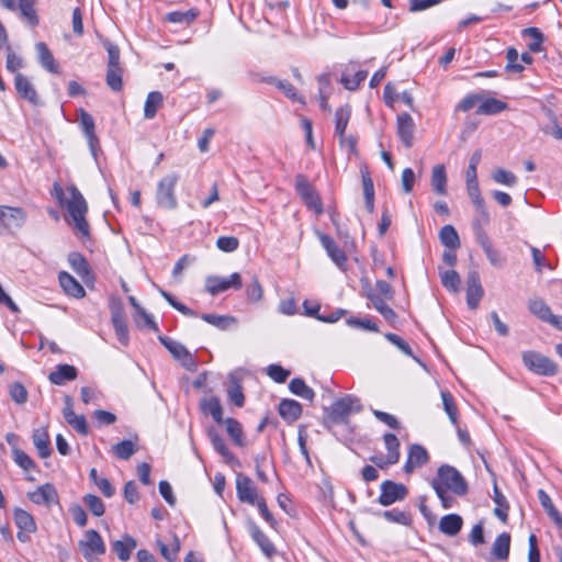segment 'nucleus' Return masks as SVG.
Instances as JSON below:
<instances>
[{
  "label": "nucleus",
  "instance_id": "nucleus-1",
  "mask_svg": "<svg viewBox=\"0 0 562 562\" xmlns=\"http://www.w3.org/2000/svg\"><path fill=\"white\" fill-rule=\"evenodd\" d=\"M67 194L66 200H63L64 192L59 189L57 198L67 209L70 218L68 222L72 225L75 235L80 238H87L90 235L89 223L86 220L88 204L81 192L75 186L67 188Z\"/></svg>",
  "mask_w": 562,
  "mask_h": 562
},
{
  "label": "nucleus",
  "instance_id": "nucleus-2",
  "mask_svg": "<svg viewBox=\"0 0 562 562\" xmlns=\"http://www.w3.org/2000/svg\"><path fill=\"white\" fill-rule=\"evenodd\" d=\"M431 486L432 488L448 490L457 496H463L468 493V484L463 475L456 468L448 464L439 467Z\"/></svg>",
  "mask_w": 562,
  "mask_h": 562
},
{
  "label": "nucleus",
  "instance_id": "nucleus-3",
  "mask_svg": "<svg viewBox=\"0 0 562 562\" xmlns=\"http://www.w3.org/2000/svg\"><path fill=\"white\" fill-rule=\"evenodd\" d=\"M179 181V175L171 172L162 177L156 187L155 199L159 207L165 210H175L178 206L176 187Z\"/></svg>",
  "mask_w": 562,
  "mask_h": 562
},
{
  "label": "nucleus",
  "instance_id": "nucleus-4",
  "mask_svg": "<svg viewBox=\"0 0 562 562\" xmlns=\"http://www.w3.org/2000/svg\"><path fill=\"white\" fill-rule=\"evenodd\" d=\"M78 547L87 562H98L99 557L106 551L101 535L94 529L85 532L83 538L78 542Z\"/></svg>",
  "mask_w": 562,
  "mask_h": 562
},
{
  "label": "nucleus",
  "instance_id": "nucleus-5",
  "mask_svg": "<svg viewBox=\"0 0 562 562\" xmlns=\"http://www.w3.org/2000/svg\"><path fill=\"white\" fill-rule=\"evenodd\" d=\"M522 362L529 371L538 375L552 376L558 372L557 363L537 351H525Z\"/></svg>",
  "mask_w": 562,
  "mask_h": 562
},
{
  "label": "nucleus",
  "instance_id": "nucleus-6",
  "mask_svg": "<svg viewBox=\"0 0 562 562\" xmlns=\"http://www.w3.org/2000/svg\"><path fill=\"white\" fill-rule=\"evenodd\" d=\"M361 411L360 401L352 395H346L333 403L328 411V418L333 423H345L347 418Z\"/></svg>",
  "mask_w": 562,
  "mask_h": 562
},
{
  "label": "nucleus",
  "instance_id": "nucleus-7",
  "mask_svg": "<svg viewBox=\"0 0 562 562\" xmlns=\"http://www.w3.org/2000/svg\"><path fill=\"white\" fill-rule=\"evenodd\" d=\"M243 286L241 276L234 272L228 277L209 276L205 278V291L215 296L229 289L239 290Z\"/></svg>",
  "mask_w": 562,
  "mask_h": 562
},
{
  "label": "nucleus",
  "instance_id": "nucleus-8",
  "mask_svg": "<svg viewBox=\"0 0 562 562\" xmlns=\"http://www.w3.org/2000/svg\"><path fill=\"white\" fill-rule=\"evenodd\" d=\"M381 494L378 502L382 506H390L396 502L403 501L408 494L407 487L402 483H395L386 480L381 483Z\"/></svg>",
  "mask_w": 562,
  "mask_h": 562
},
{
  "label": "nucleus",
  "instance_id": "nucleus-9",
  "mask_svg": "<svg viewBox=\"0 0 562 562\" xmlns=\"http://www.w3.org/2000/svg\"><path fill=\"white\" fill-rule=\"evenodd\" d=\"M158 340L164 345V347L177 359L181 362V364L188 369L192 370L195 367V361L189 350L180 342L173 340L172 338L164 335L158 336Z\"/></svg>",
  "mask_w": 562,
  "mask_h": 562
},
{
  "label": "nucleus",
  "instance_id": "nucleus-10",
  "mask_svg": "<svg viewBox=\"0 0 562 562\" xmlns=\"http://www.w3.org/2000/svg\"><path fill=\"white\" fill-rule=\"evenodd\" d=\"M295 188L308 209L314 210L316 213H322L323 207L321 199L305 177L301 175L296 176Z\"/></svg>",
  "mask_w": 562,
  "mask_h": 562
},
{
  "label": "nucleus",
  "instance_id": "nucleus-11",
  "mask_svg": "<svg viewBox=\"0 0 562 562\" xmlns=\"http://www.w3.org/2000/svg\"><path fill=\"white\" fill-rule=\"evenodd\" d=\"M529 311L539 319L562 329V317L553 315L549 305L541 299H530L528 303Z\"/></svg>",
  "mask_w": 562,
  "mask_h": 562
},
{
  "label": "nucleus",
  "instance_id": "nucleus-12",
  "mask_svg": "<svg viewBox=\"0 0 562 562\" xmlns=\"http://www.w3.org/2000/svg\"><path fill=\"white\" fill-rule=\"evenodd\" d=\"M29 499L36 505H44L50 507L58 504V493L55 486L50 483L38 486L35 491L27 493Z\"/></svg>",
  "mask_w": 562,
  "mask_h": 562
},
{
  "label": "nucleus",
  "instance_id": "nucleus-13",
  "mask_svg": "<svg viewBox=\"0 0 562 562\" xmlns=\"http://www.w3.org/2000/svg\"><path fill=\"white\" fill-rule=\"evenodd\" d=\"M14 87L18 94L29 101L31 104L38 106L42 105V101L37 94V91L31 80L21 72L14 76Z\"/></svg>",
  "mask_w": 562,
  "mask_h": 562
},
{
  "label": "nucleus",
  "instance_id": "nucleus-14",
  "mask_svg": "<svg viewBox=\"0 0 562 562\" xmlns=\"http://www.w3.org/2000/svg\"><path fill=\"white\" fill-rule=\"evenodd\" d=\"M384 445L387 450L385 460L382 458H372L371 460L380 468L395 464L400 460V441L394 434L387 432L383 436Z\"/></svg>",
  "mask_w": 562,
  "mask_h": 562
},
{
  "label": "nucleus",
  "instance_id": "nucleus-15",
  "mask_svg": "<svg viewBox=\"0 0 562 562\" xmlns=\"http://www.w3.org/2000/svg\"><path fill=\"white\" fill-rule=\"evenodd\" d=\"M26 220V213L21 207L0 206V228L21 227Z\"/></svg>",
  "mask_w": 562,
  "mask_h": 562
},
{
  "label": "nucleus",
  "instance_id": "nucleus-16",
  "mask_svg": "<svg viewBox=\"0 0 562 562\" xmlns=\"http://www.w3.org/2000/svg\"><path fill=\"white\" fill-rule=\"evenodd\" d=\"M236 491L240 502L255 505L260 498L257 495V488L252 481L243 474H238L236 479Z\"/></svg>",
  "mask_w": 562,
  "mask_h": 562
},
{
  "label": "nucleus",
  "instance_id": "nucleus-17",
  "mask_svg": "<svg viewBox=\"0 0 562 562\" xmlns=\"http://www.w3.org/2000/svg\"><path fill=\"white\" fill-rule=\"evenodd\" d=\"M483 296L480 276L476 271H471L467 278V303L471 310L477 307Z\"/></svg>",
  "mask_w": 562,
  "mask_h": 562
},
{
  "label": "nucleus",
  "instance_id": "nucleus-18",
  "mask_svg": "<svg viewBox=\"0 0 562 562\" xmlns=\"http://www.w3.org/2000/svg\"><path fill=\"white\" fill-rule=\"evenodd\" d=\"M429 460V454L427 450L417 443H414L409 447L407 460L404 464L405 473H412L416 469L425 465Z\"/></svg>",
  "mask_w": 562,
  "mask_h": 562
},
{
  "label": "nucleus",
  "instance_id": "nucleus-19",
  "mask_svg": "<svg viewBox=\"0 0 562 562\" xmlns=\"http://www.w3.org/2000/svg\"><path fill=\"white\" fill-rule=\"evenodd\" d=\"M415 122L411 114L402 113L397 116V135L406 148L413 146Z\"/></svg>",
  "mask_w": 562,
  "mask_h": 562
},
{
  "label": "nucleus",
  "instance_id": "nucleus-20",
  "mask_svg": "<svg viewBox=\"0 0 562 562\" xmlns=\"http://www.w3.org/2000/svg\"><path fill=\"white\" fill-rule=\"evenodd\" d=\"M111 321L114 327L115 336L117 340L123 345L127 346L130 342V333L128 326L125 319V315L123 308L121 306H116L112 308L111 312Z\"/></svg>",
  "mask_w": 562,
  "mask_h": 562
},
{
  "label": "nucleus",
  "instance_id": "nucleus-21",
  "mask_svg": "<svg viewBox=\"0 0 562 562\" xmlns=\"http://www.w3.org/2000/svg\"><path fill=\"white\" fill-rule=\"evenodd\" d=\"M322 246L327 251V255L330 257V259L336 263V266L342 270L346 271L347 269V256L342 249L339 248V246L336 244V241L329 237L328 235H321L319 237Z\"/></svg>",
  "mask_w": 562,
  "mask_h": 562
},
{
  "label": "nucleus",
  "instance_id": "nucleus-22",
  "mask_svg": "<svg viewBox=\"0 0 562 562\" xmlns=\"http://www.w3.org/2000/svg\"><path fill=\"white\" fill-rule=\"evenodd\" d=\"M351 117V106L345 104L339 106L335 113V134L339 137L340 145L345 144L346 128Z\"/></svg>",
  "mask_w": 562,
  "mask_h": 562
},
{
  "label": "nucleus",
  "instance_id": "nucleus-23",
  "mask_svg": "<svg viewBox=\"0 0 562 562\" xmlns=\"http://www.w3.org/2000/svg\"><path fill=\"white\" fill-rule=\"evenodd\" d=\"M137 542L130 535H124L122 540H115L111 542V549L116 557L125 562L130 560L134 549H136Z\"/></svg>",
  "mask_w": 562,
  "mask_h": 562
},
{
  "label": "nucleus",
  "instance_id": "nucleus-24",
  "mask_svg": "<svg viewBox=\"0 0 562 562\" xmlns=\"http://www.w3.org/2000/svg\"><path fill=\"white\" fill-rule=\"evenodd\" d=\"M78 370L70 364H58L48 375L49 381L55 385H64L77 378Z\"/></svg>",
  "mask_w": 562,
  "mask_h": 562
},
{
  "label": "nucleus",
  "instance_id": "nucleus-25",
  "mask_svg": "<svg viewBox=\"0 0 562 562\" xmlns=\"http://www.w3.org/2000/svg\"><path fill=\"white\" fill-rule=\"evenodd\" d=\"M35 49H36L37 58H38L41 66L52 74H58L59 66L56 63L48 46L44 42H38L35 45Z\"/></svg>",
  "mask_w": 562,
  "mask_h": 562
},
{
  "label": "nucleus",
  "instance_id": "nucleus-26",
  "mask_svg": "<svg viewBox=\"0 0 562 562\" xmlns=\"http://www.w3.org/2000/svg\"><path fill=\"white\" fill-rule=\"evenodd\" d=\"M209 438L211 440V443H212L214 450L218 454H221V457L224 459V461L226 463L234 464L237 462V459L235 458V456L227 448L225 440L215 429L209 430Z\"/></svg>",
  "mask_w": 562,
  "mask_h": 562
},
{
  "label": "nucleus",
  "instance_id": "nucleus-27",
  "mask_svg": "<svg viewBox=\"0 0 562 562\" xmlns=\"http://www.w3.org/2000/svg\"><path fill=\"white\" fill-rule=\"evenodd\" d=\"M60 286L63 290L74 297H83L86 295V291L83 286L69 273L60 272L58 277Z\"/></svg>",
  "mask_w": 562,
  "mask_h": 562
},
{
  "label": "nucleus",
  "instance_id": "nucleus-28",
  "mask_svg": "<svg viewBox=\"0 0 562 562\" xmlns=\"http://www.w3.org/2000/svg\"><path fill=\"white\" fill-rule=\"evenodd\" d=\"M280 416L289 422H295L302 414V406L294 400H282L279 404Z\"/></svg>",
  "mask_w": 562,
  "mask_h": 562
},
{
  "label": "nucleus",
  "instance_id": "nucleus-29",
  "mask_svg": "<svg viewBox=\"0 0 562 562\" xmlns=\"http://www.w3.org/2000/svg\"><path fill=\"white\" fill-rule=\"evenodd\" d=\"M33 443L37 449L38 456L43 459L52 453L49 435L45 428L35 429L33 432Z\"/></svg>",
  "mask_w": 562,
  "mask_h": 562
},
{
  "label": "nucleus",
  "instance_id": "nucleus-30",
  "mask_svg": "<svg viewBox=\"0 0 562 562\" xmlns=\"http://www.w3.org/2000/svg\"><path fill=\"white\" fill-rule=\"evenodd\" d=\"M13 518L16 527L27 533H33L36 531L37 526L34 517L26 510L22 508H15L13 513Z\"/></svg>",
  "mask_w": 562,
  "mask_h": 562
},
{
  "label": "nucleus",
  "instance_id": "nucleus-31",
  "mask_svg": "<svg viewBox=\"0 0 562 562\" xmlns=\"http://www.w3.org/2000/svg\"><path fill=\"white\" fill-rule=\"evenodd\" d=\"M462 525L463 520L459 515L449 514L440 519L439 529L442 533L452 537L460 532Z\"/></svg>",
  "mask_w": 562,
  "mask_h": 562
},
{
  "label": "nucleus",
  "instance_id": "nucleus-32",
  "mask_svg": "<svg viewBox=\"0 0 562 562\" xmlns=\"http://www.w3.org/2000/svg\"><path fill=\"white\" fill-rule=\"evenodd\" d=\"M250 535L252 540L258 544L265 555H273L276 551L273 543L257 525L252 524L250 526Z\"/></svg>",
  "mask_w": 562,
  "mask_h": 562
},
{
  "label": "nucleus",
  "instance_id": "nucleus-33",
  "mask_svg": "<svg viewBox=\"0 0 562 562\" xmlns=\"http://www.w3.org/2000/svg\"><path fill=\"white\" fill-rule=\"evenodd\" d=\"M467 191L476 211L487 220L488 214L486 211L484 199L481 195L479 181L467 182Z\"/></svg>",
  "mask_w": 562,
  "mask_h": 562
},
{
  "label": "nucleus",
  "instance_id": "nucleus-34",
  "mask_svg": "<svg viewBox=\"0 0 562 562\" xmlns=\"http://www.w3.org/2000/svg\"><path fill=\"white\" fill-rule=\"evenodd\" d=\"M430 182L437 194H447V175L443 165H437L432 168Z\"/></svg>",
  "mask_w": 562,
  "mask_h": 562
},
{
  "label": "nucleus",
  "instance_id": "nucleus-35",
  "mask_svg": "<svg viewBox=\"0 0 562 562\" xmlns=\"http://www.w3.org/2000/svg\"><path fill=\"white\" fill-rule=\"evenodd\" d=\"M164 95L159 91H151L147 94L144 105V116L151 120L156 116L158 109L162 105Z\"/></svg>",
  "mask_w": 562,
  "mask_h": 562
},
{
  "label": "nucleus",
  "instance_id": "nucleus-36",
  "mask_svg": "<svg viewBox=\"0 0 562 562\" xmlns=\"http://www.w3.org/2000/svg\"><path fill=\"white\" fill-rule=\"evenodd\" d=\"M507 109V104L495 98L482 100L476 109L479 115H494Z\"/></svg>",
  "mask_w": 562,
  "mask_h": 562
},
{
  "label": "nucleus",
  "instance_id": "nucleus-37",
  "mask_svg": "<svg viewBox=\"0 0 562 562\" xmlns=\"http://www.w3.org/2000/svg\"><path fill=\"white\" fill-rule=\"evenodd\" d=\"M79 113V123L89 140V145L93 150L94 143L98 142L95 133H94V120L93 117L83 109L78 111Z\"/></svg>",
  "mask_w": 562,
  "mask_h": 562
},
{
  "label": "nucleus",
  "instance_id": "nucleus-38",
  "mask_svg": "<svg viewBox=\"0 0 562 562\" xmlns=\"http://www.w3.org/2000/svg\"><path fill=\"white\" fill-rule=\"evenodd\" d=\"M201 318L221 330H226L237 324V318L231 315L202 314Z\"/></svg>",
  "mask_w": 562,
  "mask_h": 562
},
{
  "label": "nucleus",
  "instance_id": "nucleus-39",
  "mask_svg": "<svg viewBox=\"0 0 562 562\" xmlns=\"http://www.w3.org/2000/svg\"><path fill=\"white\" fill-rule=\"evenodd\" d=\"M510 535L507 532L501 533L494 541L492 547V554L497 560H506L509 555Z\"/></svg>",
  "mask_w": 562,
  "mask_h": 562
},
{
  "label": "nucleus",
  "instance_id": "nucleus-40",
  "mask_svg": "<svg viewBox=\"0 0 562 562\" xmlns=\"http://www.w3.org/2000/svg\"><path fill=\"white\" fill-rule=\"evenodd\" d=\"M222 423L225 424L226 431L232 441L238 447H244L246 442L241 424L235 418H226Z\"/></svg>",
  "mask_w": 562,
  "mask_h": 562
},
{
  "label": "nucleus",
  "instance_id": "nucleus-41",
  "mask_svg": "<svg viewBox=\"0 0 562 562\" xmlns=\"http://www.w3.org/2000/svg\"><path fill=\"white\" fill-rule=\"evenodd\" d=\"M439 238L441 244L451 250H456L460 247L458 232L452 225H445L439 232Z\"/></svg>",
  "mask_w": 562,
  "mask_h": 562
},
{
  "label": "nucleus",
  "instance_id": "nucleus-42",
  "mask_svg": "<svg viewBox=\"0 0 562 562\" xmlns=\"http://www.w3.org/2000/svg\"><path fill=\"white\" fill-rule=\"evenodd\" d=\"M16 7L20 10L21 15L30 25H38L40 21L35 10V0H19V4Z\"/></svg>",
  "mask_w": 562,
  "mask_h": 562
},
{
  "label": "nucleus",
  "instance_id": "nucleus-43",
  "mask_svg": "<svg viewBox=\"0 0 562 562\" xmlns=\"http://www.w3.org/2000/svg\"><path fill=\"white\" fill-rule=\"evenodd\" d=\"M202 411L205 414H210L214 422L221 424L223 419V408L221 402L217 397H211L209 400H204L201 404Z\"/></svg>",
  "mask_w": 562,
  "mask_h": 562
},
{
  "label": "nucleus",
  "instance_id": "nucleus-44",
  "mask_svg": "<svg viewBox=\"0 0 562 562\" xmlns=\"http://www.w3.org/2000/svg\"><path fill=\"white\" fill-rule=\"evenodd\" d=\"M266 81L271 85H274L279 90H281L284 93L286 98L291 99L292 101L303 102V100L299 97L295 87L288 80H280L274 77H270Z\"/></svg>",
  "mask_w": 562,
  "mask_h": 562
},
{
  "label": "nucleus",
  "instance_id": "nucleus-45",
  "mask_svg": "<svg viewBox=\"0 0 562 562\" xmlns=\"http://www.w3.org/2000/svg\"><path fill=\"white\" fill-rule=\"evenodd\" d=\"M289 389L293 394L307 401H313L315 395L314 391L306 385L304 380L299 378H295L290 382Z\"/></svg>",
  "mask_w": 562,
  "mask_h": 562
},
{
  "label": "nucleus",
  "instance_id": "nucleus-46",
  "mask_svg": "<svg viewBox=\"0 0 562 562\" xmlns=\"http://www.w3.org/2000/svg\"><path fill=\"white\" fill-rule=\"evenodd\" d=\"M497 507L494 509L495 516H497L502 521L507 520L509 505L507 503L506 497L502 494L497 485H494V497H493Z\"/></svg>",
  "mask_w": 562,
  "mask_h": 562
},
{
  "label": "nucleus",
  "instance_id": "nucleus-47",
  "mask_svg": "<svg viewBox=\"0 0 562 562\" xmlns=\"http://www.w3.org/2000/svg\"><path fill=\"white\" fill-rule=\"evenodd\" d=\"M524 37L530 38L528 48L530 52L539 53L542 50L543 34L537 27H528L522 31Z\"/></svg>",
  "mask_w": 562,
  "mask_h": 562
},
{
  "label": "nucleus",
  "instance_id": "nucleus-48",
  "mask_svg": "<svg viewBox=\"0 0 562 562\" xmlns=\"http://www.w3.org/2000/svg\"><path fill=\"white\" fill-rule=\"evenodd\" d=\"M122 68L120 67H108L106 69V85L108 87L119 92L123 88V81H122Z\"/></svg>",
  "mask_w": 562,
  "mask_h": 562
},
{
  "label": "nucleus",
  "instance_id": "nucleus-49",
  "mask_svg": "<svg viewBox=\"0 0 562 562\" xmlns=\"http://www.w3.org/2000/svg\"><path fill=\"white\" fill-rule=\"evenodd\" d=\"M441 284L451 292H458L461 284L460 276L454 270L440 272Z\"/></svg>",
  "mask_w": 562,
  "mask_h": 562
},
{
  "label": "nucleus",
  "instance_id": "nucleus-50",
  "mask_svg": "<svg viewBox=\"0 0 562 562\" xmlns=\"http://www.w3.org/2000/svg\"><path fill=\"white\" fill-rule=\"evenodd\" d=\"M382 517L389 522H395L403 526H408L412 521L411 515L400 509H391L382 512Z\"/></svg>",
  "mask_w": 562,
  "mask_h": 562
},
{
  "label": "nucleus",
  "instance_id": "nucleus-51",
  "mask_svg": "<svg viewBox=\"0 0 562 562\" xmlns=\"http://www.w3.org/2000/svg\"><path fill=\"white\" fill-rule=\"evenodd\" d=\"M198 13L193 10L188 11H172L166 15V20L176 24H190L195 20Z\"/></svg>",
  "mask_w": 562,
  "mask_h": 562
},
{
  "label": "nucleus",
  "instance_id": "nucleus-52",
  "mask_svg": "<svg viewBox=\"0 0 562 562\" xmlns=\"http://www.w3.org/2000/svg\"><path fill=\"white\" fill-rule=\"evenodd\" d=\"M113 453L121 460L130 459L136 451L135 445L131 440H122L112 447Z\"/></svg>",
  "mask_w": 562,
  "mask_h": 562
},
{
  "label": "nucleus",
  "instance_id": "nucleus-53",
  "mask_svg": "<svg viewBox=\"0 0 562 562\" xmlns=\"http://www.w3.org/2000/svg\"><path fill=\"white\" fill-rule=\"evenodd\" d=\"M441 397H442V404H443L445 412L449 416V419L451 420V423L453 425H457L458 424V411H457V406H456L453 396L451 395L450 392L442 391Z\"/></svg>",
  "mask_w": 562,
  "mask_h": 562
},
{
  "label": "nucleus",
  "instance_id": "nucleus-54",
  "mask_svg": "<svg viewBox=\"0 0 562 562\" xmlns=\"http://www.w3.org/2000/svg\"><path fill=\"white\" fill-rule=\"evenodd\" d=\"M492 179L499 184L514 187L517 183V177L508 170L497 168L492 173Z\"/></svg>",
  "mask_w": 562,
  "mask_h": 562
},
{
  "label": "nucleus",
  "instance_id": "nucleus-55",
  "mask_svg": "<svg viewBox=\"0 0 562 562\" xmlns=\"http://www.w3.org/2000/svg\"><path fill=\"white\" fill-rule=\"evenodd\" d=\"M263 296V289L257 277H254L251 282L246 286V297L251 303L261 301Z\"/></svg>",
  "mask_w": 562,
  "mask_h": 562
},
{
  "label": "nucleus",
  "instance_id": "nucleus-56",
  "mask_svg": "<svg viewBox=\"0 0 562 562\" xmlns=\"http://www.w3.org/2000/svg\"><path fill=\"white\" fill-rule=\"evenodd\" d=\"M368 77L367 70H359L353 76H342L341 77V83L344 87L348 90H356L360 86L361 82H363Z\"/></svg>",
  "mask_w": 562,
  "mask_h": 562
},
{
  "label": "nucleus",
  "instance_id": "nucleus-57",
  "mask_svg": "<svg viewBox=\"0 0 562 562\" xmlns=\"http://www.w3.org/2000/svg\"><path fill=\"white\" fill-rule=\"evenodd\" d=\"M69 263L79 276L85 277L89 273V263L82 255L78 252L70 254Z\"/></svg>",
  "mask_w": 562,
  "mask_h": 562
},
{
  "label": "nucleus",
  "instance_id": "nucleus-58",
  "mask_svg": "<svg viewBox=\"0 0 562 562\" xmlns=\"http://www.w3.org/2000/svg\"><path fill=\"white\" fill-rule=\"evenodd\" d=\"M83 502L94 516L100 517L104 514L105 506L99 496L88 494L83 497Z\"/></svg>",
  "mask_w": 562,
  "mask_h": 562
},
{
  "label": "nucleus",
  "instance_id": "nucleus-59",
  "mask_svg": "<svg viewBox=\"0 0 562 562\" xmlns=\"http://www.w3.org/2000/svg\"><path fill=\"white\" fill-rule=\"evenodd\" d=\"M24 63L23 59L18 56L11 48V46H7V63L5 67L8 71L18 74L21 68H23Z\"/></svg>",
  "mask_w": 562,
  "mask_h": 562
},
{
  "label": "nucleus",
  "instance_id": "nucleus-60",
  "mask_svg": "<svg viewBox=\"0 0 562 562\" xmlns=\"http://www.w3.org/2000/svg\"><path fill=\"white\" fill-rule=\"evenodd\" d=\"M158 548L160 550L161 555L169 562H173L178 558V552L180 550V543L177 537H175V543L171 548L167 547L164 542L157 541Z\"/></svg>",
  "mask_w": 562,
  "mask_h": 562
},
{
  "label": "nucleus",
  "instance_id": "nucleus-61",
  "mask_svg": "<svg viewBox=\"0 0 562 562\" xmlns=\"http://www.w3.org/2000/svg\"><path fill=\"white\" fill-rule=\"evenodd\" d=\"M518 57H519V55H518V52L516 48L509 47L507 49V52H506V59H507L506 70L507 71L519 74L524 70V66L517 63Z\"/></svg>",
  "mask_w": 562,
  "mask_h": 562
},
{
  "label": "nucleus",
  "instance_id": "nucleus-62",
  "mask_svg": "<svg viewBox=\"0 0 562 562\" xmlns=\"http://www.w3.org/2000/svg\"><path fill=\"white\" fill-rule=\"evenodd\" d=\"M227 395L231 402H233L237 407L244 406L245 396L243 394L241 386L234 380H232V384L227 390Z\"/></svg>",
  "mask_w": 562,
  "mask_h": 562
},
{
  "label": "nucleus",
  "instance_id": "nucleus-63",
  "mask_svg": "<svg viewBox=\"0 0 562 562\" xmlns=\"http://www.w3.org/2000/svg\"><path fill=\"white\" fill-rule=\"evenodd\" d=\"M216 246L225 252H233L239 247V240L234 236H221L216 240Z\"/></svg>",
  "mask_w": 562,
  "mask_h": 562
},
{
  "label": "nucleus",
  "instance_id": "nucleus-64",
  "mask_svg": "<svg viewBox=\"0 0 562 562\" xmlns=\"http://www.w3.org/2000/svg\"><path fill=\"white\" fill-rule=\"evenodd\" d=\"M540 131L544 135L552 136L557 140L562 139V126L560 125L559 121L554 122H548L546 124L540 125Z\"/></svg>",
  "mask_w": 562,
  "mask_h": 562
}]
</instances>
